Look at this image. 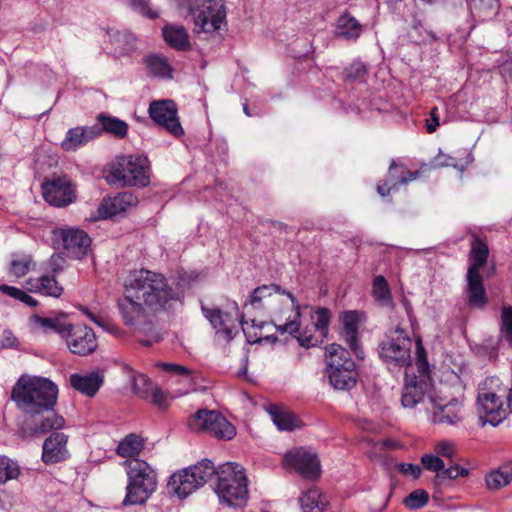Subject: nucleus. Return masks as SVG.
I'll use <instances>...</instances> for the list:
<instances>
[{"label": "nucleus", "instance_id": "46", "mask_svg": "<svg viewBox=\"0 0 512 512\" xmlns=\"http://www.w3.org/2000/svg\"><path fill=\"white\" fill-rule=\"evenodd\" d=\"M429 495L424 490H415L411 492L405 499L404 504L407 508L415 510L423 507L428 502Z\"/></svg>", "mask_w": 512, "mask_h": 512}, {"label": "nucleus", "instance_id": "20", "mask_svg": "<svg viewBox=\"0 0 512 512\" xmlns=\"http://www.w3.org/2000/svg\"><path fill=\"white\" fill-rule=\"evenodd\" d=\"M60 236L68 257L81 259L87 255L91 239L85 231L77 228L62 229Z\"/></svg>", "mask_w": 512, "mask_h": 512}, {"label": "nucleus", "instance_id": "40", "mask_svg": "<svg viewBox=\"0 0 512 512\" xmlns=\"http://www.w3.org/2000/svg\"><path fill=\"white\" fill-rule=\"evenodd\" d=\"M33 264L31 255L13 253L9 264V274L21 278L31 270Z\"/></svg>", "mask_w": 512, "mask_h": 512}, {"label": "nucleus", "instance_id": "44", "mask_svg": "<svg viewBox=\"0 0 512 512\" xmlns=\"http://www.w3.org/2000/svg\"><path fill=\"white\" fill-rule=\"evenodd\" d=\"M32 322L40 326L44 329V331L52 330L60 334H66L67 330H65V327L68 326V324H62L58 319L54 318H47V317H40V316H33Z\"/></svg>", "mask_w": 512, "mask_h": 512}, {"label": "nucleus", "instance_id": "38", "mask_svg": "<svg viewBox=\"0 0 512 512\" xmlns=\"http://www.w3.org/2000/svg\"><path fill=\"white\" fill-rule=\"evenodd\" d=\"M471 13L481 20H486L497 14L499 0H467Z\"/></svg>", "mask_w": 512, "mask_h": 512}, {"label": "nucleus", "instance_id": "42", "mask_svg": "<svg viewBox=\"0 0 512 512\" xmlns=\"http://www.w3.org/2000/svg\"><path fill=\"white\" fill-rule=\"evenodd\" d=\"M195 479L202 487L213 476H217L218 467L215 468L213 462L209 459H203L199 463L188 467Z\"/></svg>", "mask_w": 512, "mask_h": 512}, {"label": "nucleus", "instance_id": "54", "mask_svg": "<svg viewBox=\"0 0 512 512\" xmlns=\"http://www.w3.org/2000/svg\"><path fill=\"white\" fill-rule=\"evenodd\" d=\"M111 45L113 46V53L115 55H123L129 51L125 36L120 32H116L110 37Z\"/></svg>", "mask_w": 512, "mask_h": 512}, {"label": "nucleus", "instance_id": "18", "mask_svg": "<svg viewBox=\"0 0 512 512\" xmlns=\"http://www.w3.org/2000/svg\"><path fill=\"white\" fill-rule=\"evenodd\" d=\"M204 317L209 321L216 333L220 334L225 340L231 341L238 333L236 324L237 316L230 313L223 312L219 308H207L202 305L201 307Z\"/></svg>", "mask_w": 512, "mask_h": 512}, {"label": "nucleus", "instance_id": "52", "mask_svg": "<svg viewBox=\"0 0 512 512\" xmlns=\"http://www.w3.org/2000/svg\"><path fill=\"white\" fill-rule=\"evenodd\" d=\"M430 166L432 168L452 166L462 171V168L458 167L456 160L452 156L444 154L441 151H439L438 155L431 161Z\"/></svg>", "mask_w": 512, "mask_h": 512}, {"label": "nucleus", "instance_id": "22", "mask_svg": "<svg viewBox=\"0 0 512 512\" xmlns=\"http://www.w3.org/2000/svg\"><path fill=\"white\" fill-rule=\"evenodd\" d=\"M68 437L62 432H54L45 439L42 445V461L46 465L55 464L69 457L67 449Z\"/></svg>", "mask_w": 512, "mask_h": 512}, {"label": "nucleus", "instance_id": "49", "mask_svg": "<svg viewBox=\"0 0 512 512\" xmlns=\"http://www.w3.org/2000/svg\"><path fill=\"white\" fill-rule=\"evenodd\" d=\"M314 326L323 336H326L330 322V311L327 308H319L315 312Z\"/></svg>", "mask_w": 512, "mask_h": 512}, {"label": "nucleus", "instance_id": "56", "mask_svg": "<svg viewBox=\"0 0 512 512\" xmlns=\"http://www.w3.org/2000/svg\"><path fill=\"white\" fill-rule=\"evenodd\" d=\"M398 470L403 475H410L414 479L419 478V476L421 475V472H422L421 467L419 465L411 464V463H401V464H399L398 465Z\"/></svg>", "mask_w": 512, "mask_h": 512}, {"label": "nucleus", "instance_id": "45", "mask_svg": "<svg viewBox=\"0 0 512 512\" xmlns=\"http://www.w3.org/2000/svg\"><path fill=\"white\" fill-rule=\"evenodd\" d=\"M502 337L512 346V307L503 306L501 313V327Z\"/></svg>", "mask_w": 512, "mask_h": 512}, {"label": "nucleus", "instance_id": "63", "mask_svg": "<svg viewBox=\"0 0 512 512\" xmlns=\"http://www.w3.org/2000/svg\"><path fill=\"white\" fill-rule=\"evenodd\" d=\"M21 302H23L24 304H26L30 307H35L38 305L37 300L34 299L33 297H31L30 295H28L26 292H24L23 296L21 297Z\"/></svg>", "mask_w": 512, "mask_h": 512}, {"label": "nucleus", "instance_id": "7", "mask_svg": "<svg viewBox=\"0 0 512 512\" xmlns=\"http://www.w3.org/2000/svg\"><path fill=\"white\" fill-rule=\"evenodd\" d=\"M326 356L330 384L337 390L353 388L357 382V372L349 351L334 343L326 349Z\"/></svg>", "mask_w": 512, "mask_h": 512}, {"label": "nucleus", "instance_id": "32", "mask_svg": "<svg viewBox=\"0 0 512 512\" xmlns=\"http://www.w3.org/2000/svg\"><path fill=\"white\" fill-rule=\"evenodd\" d=\"M303 512H324L328 505L326 495L316 488H310L299 498Z\"/></svg>", "mask_w": 512, "mask_h": 512}, {"label": "nucleus", "instance_id": "43", "mask_svg": "<svg viewBox=\"0 0 512 512\" xmlns=\"http://www.w3.org/2000/svg\"><path fill=\"white\" fill-rule=\"evenodd\" d=\"M19 474L20 468L15 461L7 456H0V484L16 479Z\"/></svg>", "mask_w": 512, "mask_h": 512}, {"label": "nucleus", "instance_id": "9", "mask_svg": "<svg viewBox=\"0 0 512 512\" xmlns=\"http://www.w3.org/2000/svg\"><path fill=\"white\" fill-rule=\"evenodd\" d=\"M189 13L198 32L212 33L226 23L224 0H192Z\"/></svg>", "mask_w": 512, "mask_h": 512}, {"label": "nucleus", "instance_id": "1", "mask_svg": "<svg viewBox=\"0 0 512 512\" xmlns=\"http://www.w3.org/2000/svg\"><path fill=\"white\" fill-rule=\"evenodd\" d=\"M174 302L182 304L183 293L172 288L163 275L141 269L130 273L117 306L124 324L143 336V345L150 346L159 342L161 335L149 312L170 308Z\"/></svg>", "mask_w": 512, "mask_h": 512}, {"label": "nucleus", "instance_id": "28", "mask_svg": "<svg viewBox=\"0 0 512 512\" xmlns=\"http://www.w3.org/2000/svg\"><path fill=\"white\" fill-rule=\"evenodd\" d=\"M25 288L32 293H39L44 296L59 298L63 293L54 275H43L39 278H29Z\"/></svg>", "mask_w": 512, "mask_h": 512}, {"label": "nucleus", "instance_id": "61", "mask_svg": "<svg viewBox=\"0 0 512 512\" xmlns=\"http://www.w3.org/2000/svg\"><path fill=\"white\" fill-rule=\"evenodd\" d=\"M151 396H152V402L160 407H163L165 402V395L163 391L158 387H152L150 389Z\"/></svg>", "mask_w": 512, "mask_h": 512}, {"label": "nucleus", "instance_id": "6", "mask_svg": "<svg viewBox=\"0 0 512 512\" xmlns=\"http://www.w3.org/2000/svg\"><path fill=\"white\" fill-rule=\"evenodd\" d=\"M106 181L110 185L146 187L150 183L149 160L144 155H123L110 164Z\"/></svg>", "mask_w": 512, "mask_h": 512}, {"label": "nucleus", "instance_id": "34", "mask_svg": "<svg viewBox=\"0 0 512 512\" xmlns=\"http://www.w3.org/2000/svg\"><path fill=\"white\" fill-rule=\"evenodd\" d=\"M267 411L270 414L273 423L281 431H290L299 426V419L297 416L278 405H270L267 408Z\"/></svg>", "mask_w": 512, "mask_h": 512}, {"label": "nucleus", "instance_id": "51", "mask_svg": "<svg viewBox=\"0 0 512 512\" xmlns=\"http://www.w3.org/2000/svg\"><path fill=\"white\" fill-rule=\"evenodd\" d=\"M434 452L440 457L453 458L456 445L449 440H440L434 446Z\"/></svg>", "mask_w": 512, "mask_h": 512}, {"label": "nucleus", "instance_id": "10", "mask_svg": "<svg viewBox=\"0 0 512 512\" xmlns=\"http://www.w3.org/2000/svg\"><path fill=\"white\" fill-rule=\"evenodd\" d=\"M412 340L406 332L397 327L389 331L379 343V356L389 364L399 367L408 366L411 362Z\"/></svg>", "mask_w": 512, "mask_h": 512}, {"label": "nucleus", "instance_id": "57", "mask_svg": "<svg viewBox=\"0 0 512 512\" xmlns=\"http://www.w3.org/2000/svg\"><path fill=\"white\" fill-rule=\"evenodd\" d=\"M366 73V67L362 63H354L345 71V76L349 80L360 78Z\"/></svg>", "mask_w": 512, "mask_h": 512}, {"label": "nucleus", "instance_id": "24", "mask_svg": "<svg viewBox=\"0 0 512 512\" xmlns=\"http://www.w3.org/2000/svg\"><path fill=\"white\" fill-rule=\"evenodd\" d=\"M342 324L341 336L349 345L355 356L359 359L364 358L363 350L358 340V315L355 311H345L340 316Z\"/></svg>", "mask_w": 512, "mask_h": 512}, {"label": "nucleus", "instance_id": "2", "mask_svg": "<svg viewBox=\"0 0 512 512\" xmlns=\"http://www.w3.org/2000/svg\"><path fill=\"white\" fill-rule=\"evenodd\" d=\"M57 398V385L40 376L22 375L11 392L12 401L22 413L31 416L47 413L29 427L31 434L36 436L64 427V418L53 411Z\"/></svg>", "mask_w": 512, "mask_h": 512}, {"label": "nucleus", "instance_id": "59", "mask_svg": "<svg viewBox=\"0 0 512 512\" xmlns=\"http://www.w3.org/2000/svg\"><path fill=\"white\" fill-rule=\"evenodd\" d=\"M437 111H438L437 107H434L430 112V120H427V123H426V130L428 133L435 132L437 127L440 125Z\"/></svg>", "mask_w": 512, "mask_h": 512}, {"label": "nucleus", "instance_id": "4", "mask_svg": "<svg viewBox=\"0 0 512 512\" xmlns=\"http://www.w3.org/2000/svg\"><path fill=\"white\" fill-rule=\"evenodd\" d=\"M127 474L126 495L122 504L140 505L145 503L157 488V473L146 461L140 458L123 462Z\"/></svg>", "mask_w": 512, "mask_h": 512}, {"label": "nucleus", "instance_id": "31", "mask_svg": "<svg viewBox=\"0 0 512 512\" xmlns=\"http://www.w3.org/2000/svg\"><path fill=\"white\" fill-rule=\"evenodd\" d=\"M486 487L491 491L499 490L512 481V463H505L485 475Z\"/></svg>", "mask_w": 512, "mask_h": 512}, {"label": "nucleus", "instance_id": "13", "mask_svg": "<svg viewBox=\"0 0 512 512\" xmlns=\"http://www.w3.org/2000/svg\"><path fill=\"white\" fill-rule=\"evenodd\" d=\"M177 106L174 101L156 100L150 103L149 115L159 126L165 128L175 137L184 135V130L177 116Z\"/></svg>", "mask_w": 512, "mask_h": 512}, {"label": "nucleus", "instance_id": "12", "mask_svg": "<svg viewBox=\"0 0 512 512\" xmlns=\"http://www.w3.org/2000/svg\"><path fill=\"white\" fill-rule=\"evenodd\" d=\"M273 293L283 294L289 297V299L292 302L293 306V312L292 315H290L283 323L276 324V331L280 334H294L298 330H300V307L299 304L294 297V295L282 289L277 284H270V285H262L257 288H255L252 293L249 295L248 300L245 302V306L250 304L253 307H260L261 302L264 298L272 296Z\"/></svg>", "mask_w": 512, "mask_h": 512}, {"label": "nucleus", "instance_id": "58", "mask_svg": "<svg viewBox=\"0 0 512 512\" xmlns=\"http://www.w3.org/2000/svg\"><path fill=\"white\" fill-rule=\"evenodd\" d=\"M0 291L7 295V296H10L14 299H17L19 301H21V297L23 296L24 292L22 289H19L17 287H14V286H10V285H7V284H1L0 285Z\"/></svg>", "mask_w": 512, "mask_h": 512}, {"label": "nucleus", "instance_id": "27", "mask_svg": "<svg viewBox=\"0 0 512 512\" xmlns=\"http://www.w3.org/2000/svg\"><path fill=\"white\" fill-rule=\"evenodd\" d=\"M169 489L179 498H186L188 495L199 489L201 486L188 468L171 475L168 481Z\"/></svg>", "mask_w": 512, "mask_h": 512}, {"label": "nucleus", "instance_id": "25", "mask_svg": "<svg viewBox=\"0 0 512 512\" xmlns=\"http://www.w3.org/2000/svg\"><path fill=\"white\" fill-rule=\"evenodd\" d=\"M104 376L99 371L74 373L70 375V385L76 391L93 397L103 384Z\"/></svg>", "mask_w": 512, "mask_h": 512}, {"label": "nucleus", "instance_id": "36", "mask_svg": "<svg viewBox=\"0 0 512 512\" xmlns=\"http://www.w3.org/2000/svg\"><path fill=\"white\" fill-rule=\"evenodd\" d=\"M372 296L382 307L393 308L394 301L386 278L382 275L374 277L372 282Z\"/></svg>", "mask_w": 512, "mask_h": 512}, {"label": "nucleus", "instance_id": "30", "mask_svg": "<svg viewBox=\"0 0 512 512\" xmlns=\"http://www.w3.org/2000/svg\"><path fill=\"white\" fill-rule=\"evenodd\" d=\"M467 295L472 307L483 308L487 304L488 298L480 273L467 272Z\"/></svg>", "mask_w": 512, "mask_h": 512}, {"label": "nucleus", "instance_id": "19", "mask_svg": "<svg viewBox=\"0 0 512 512\" xmlns=\"http://www.w3.org/2000/svg\"><path fill=\"white\" fill-rule=\"evenodd\" d=\"M43 197L50 205L63 207L75 199L71 184L66 178H56L42 185Z\"/></svg>", "mask_w": 512, "mask_h": 512}, {"label": "nucleus", "instance_id": "15", "mask_svg": "<svg viewBox=\"0 0 512 512\" xmlns=\"http://www.w3.org/2000/svg\"><path fill=\"white\" fill-rule=\"evenodd\" d=\"M65 330L67 346L73 354L85 356L96 350V335L90 327L68 324Z\"/></svg>", "mask_w": 512, "mask_h": 512}, {"label": "nucleus", "instance_id": "11", "mask_svg": "<svg viewBox=\"0 0 512 512\" xmlns=\"http://www.w3.org/2000/svg\"><path fill=\"white\" fill-rule=\"evenodd\" d=\"M188 425L191 430L205 432L220 440H231L236 435L235 427L218 411L199 409Z\"/></svg>", "mask_w": 512, "mask_h": 512}, {"label": "nucleus", "instance_id": "26", "mask_svg": "<svg viewBox=\"0 0 512 512\" xmlns=\"http://www.w3.org/2000/svg\"><path fill=\"white\" fill-rule=\"evenodd\" d=\"M404 166L397 165L394 161L389 167V175L383 184L377 186V192L385 197L390 194L391 191L397 189L399 185L407 184L410 181L415 180L419 172H408L407 176L403 175Z\"/></svg>", "mask_w": 512, "mask_h": 512}, {"label": "nucleus", "instance_id": "16", "mask_svg": "<svg viewBox=\"0 0 512 512\" xmlns=\"http://www.w3.org/2000/svg\"><path fill=\"white\" fill-rule=\"evenodd\" d=\"M429 401L435 408L432 421L437 424L456 425L462 418L463 403L458 398L446 400L437 395H430Z\"/></svg>", "mask_w": 512, "mask_h": 512}, {"label": "nucleus", "instance_id": "53", "mask_svg": "<svg viewBox=\"0 0 512 512\" xmlns=\"http://www.w3.org/2000/svg\"><path fill=\"white\" fill-rule=\"evenodd\" d=\"M157 366L162 368L163 370H165L167 372H170V373H173V374H176V375L184 376L190 382L192 381L191 371L187 367H185V366H182V365H179V364H174V363H165V362L157 363Z\"/></svg>", "mask_w": 512, "mask_h": 512}, {"label": "nucleus", "instance_id": "23", "mask_svg": "<svg viewBox=\"0 0 512 512\" xmlns=\"http://www.w3.org/2000/svg\"><path fill=\"white\" fill-rule=\"evenodd\" d=\"M101 133L102 129L98 125L70 128L61 142V147L65 151H76L91 140L100 136Z\"/></svg>", "mask_w": 512, "mask_h": 512}, {"label": "nucleus", "instance_id": "55", "mask_svg": "<svg viewBox=\"0 0 512 512\" xmlns=\"http://www.w3.org/2000/svg\"><path fill=\"white\" fill-rule=\"evenodd\" d=\"M18 340L10 330H4L0 335V349L16 348Z\"/></svg>", "mask_w": 512, "mask_h": 512}, {"label": "nucleus", "instance_id": "37", "mask_svg": "<svg viewBox=\"0 0 512 512\" xmlns=\"http://www.w3.org/2000/svg\"><path fill=\"white\" fill-rule=\"evenodd\" d=\"M163 37L166 43L175 49L184 50L189 46L188 34L183 26H165Z\"/></svg>", "mask_w": 512, "mask_h": 512}, {"label": "nucleus", "instance_id": "47", "mask_svg": "<svg viewBox=\"0 0 512 512\" xmlns=\"http://www.w3.org/2000/svg\"><path fill=\"white\" fill-rule=\"evenodd\" d=\"M153 387L152 381L144 374H138L132 379V388L142 398L148 397V392Z\"/></svg>", "mask_w": 512, "mask_h": 512}, {"label": "nucleus", "instance_id": "41", "mask_svg": "<svg viewBox=\"0 0 512 512\" xmlns=\"http://www.w3.org/2000/svg\"><path fill=\"white\" fill-rule=\"evenodd\" d=\"M98 120L101 123L102 132L106 131L119 138H123L127 135L128 125L125 121L119 118L100 114Z\"/></svg>", "mask_w": 512, "mask_h": 512}, {"label": "nucleus", "instance_id": "14", "mask_svg": "<svg viewBox=\"0 0 512 512\" xmlns=\"http://www.w3.org/2000/svg\"><path fill=\"white\" fill-rule=\"evenodd\" d=\"M283 465L307 479L318 478L321 472L320 461L316 454L303 448L287 452L283 457Z\"/></svg>", "mask_w": 512, "mask_h": 512}, {"label": "nucleus", "instance_id": "5", "mask_svg": "<svg viewBox=\"0 0 512 512\" xmlns=\"http://www.w3.org/2000/svg\"><path fill=\"white\" fill-rule=\"evenodd\" d=\"M219 501L229 507H242L248 500V480L244 468L233 462L218 467L214 487Z\"/></svg>", "mask_w": 512, "mask_h": 512}, {"label": "nucleus", "instance_id": "64", "mask_svg": "<svg viewBox=\"0 0 512 512\" xmlns=\"http://www.w3.org/2000/svg\"><path fill=\"white\" fill-rule=\"evenodd\" d=\"M390 496L385 497L383 503L379 507H370V512H384L386 510Z\"/></svg>", "mask_w": 512, "mask_h": 512}, {"label": "nucleus", "instance_id": "29", "mask_svg": "<svg viewBox=\"0 0 512 512\" xmlns=\"http://www.w3.org/2000/svg\"><path fill=\"white\" fill-rule=\"evenodd\" d=\"M142 62L149 76L161 79H172L173 68L166 56L152 53L143 57Z\"/></svg>", "mask_w": 512, "mask_h": 512}, {"label": "nucleus", "instance_id": "35", "mask_svg": "<svg viewBox=\"0 0 512 512\" xmlns=\"http://www.w3.org/2000/svg\"><path fill=\"white\" fill-rule=\"evenodd\" d=\"M362 32V26L351 15L345 13L338 18L336 26L337 36L347 39L355 40Z\"/></svg>", "mask_w": 512, "mask_h": 512}, {"label": "nucleus", "instance_id": "39", "mask_svg": "<svg viewBox=\"0 0 512 512\" xmlns=\"http://www.w3.org/2000/svg\"><path fill=\"white\" fill-rule=\"evenodd\" d=\"M143 448L141 437L136 434H129L121 440L117 446V454L121 457L134 459L138 458V454Z\"/></svg>", "mask_w": 512, "mask_h": 512}, {"label": "nucleus", "instance_id": "8", "mask_svg": "<svg viewBox=\"0 0 512 512\" xmlns=\"http://www.w3.org/2000/svg\"><path fill=\"white\" fill-rule=\"evenodd\" d=\"M416 350L419 375L407 379L403 388L401 403L405 408H414L417 404L423 402L426 396L429 398L432 395L428 362L425 359V351L420 338L416 340Z\"/></svg>", "mask_w": 512, "mask_h": 512}, {"label": "nucleus", "instance_id": "48", "mask_svg": "<svg viewBox=\"0 0 512 512\" xmlns=\"http://www.w3.org/2000/svg\"><path fill=\"white\" fill-rule=\"evenodd\" d=\"M421 462L425 469L435 472L437 477L439 478V473L442 472L444 468V461L440 456L435 454H425L421 458Z\"/></svg>", "mask_w": 512, "mask_h": 512}, {"label": "nucleus", "instance_id": "33", "mask_svg": "<svg viewBox=\"0 0 512 512\" xmlns=\"http://www.w3.org/2000/svg\"><path fill=\"white\" fill-rule=\"evenodd\" d=\"M489 254L487 244L480 238L474 236L471 243V251L469 255L470 265L468 272L480 273V269L485 265Z\"/></svg>", "mask_w": 512, "mask_h": 512}, {"label": "nucleus", "instance_id": "50", "mask_svg": "<svg viewBox=\"0 0 512 512\" xmlns=\"http://www.w3.org/2000/svg\"><path fill=\"white\" fill-rule=\"evenodd\" d=\"M130 5L134 10L145 17L154 19L159 16V13L149 5L147 0H131Z\"/></svg>", "mask_w": 512, "mask_h": 512}, {"label": "nucleus", "instance_id": "3", "mask_svg": "<svg viewBox=\"0 0 512 512\" xmlns=\"http://www.w3.org/2000/svg\"><path fill=\"white\" fill-rule=\"evenodd\" d=\"M507 396L508 389L498 377H486L478 384L476 408L482 426H497L506 419L509 407L504 398Z\"/></svg>", "mask_w": 512, "mask_h": 512}, {"label": "nucleus", "instance_id": "17", "mask_svg": "<svg viewBox=\"0 0 512 512\" xmlns=\"http://www.w3.org/2000/svg\"><path fill=\"white\" fill-rule=\"evenodd\" d=\"M398 39L401 44H427L436 39L435 33L426 25L423 18L413 15L406 20Z\"/></svg>", "mask_w": 512, "mask_h": 512}, {"label": "nucleus", "instance_id": "62", "mask_svg": "<svg viewBox=\"0 0 512 512\" xmlns=\"http://www.w3.org/2000/svg\"><path fill=\"white\" fill-rule=\"evenodd\" d=\"M297 333H299V330L296 333L292 334V335L296 337V339L298 340L299 344L302 347L309 348V347L314 345L313 339H312L311 336H307L305 334L296 335Z\"/></svg>", "mask_w": 512, "mask_h": 512}, {"label": "nucleus", "instance_id": "60", "mask_svg": "<svg viewBox=\"0 0 512 512\" xmlns=\"http://www.w3.org/2000/svg\"><path fill=\"white\" fill-rule=\"evenodd\" d=\"M440 479H456L458 478V465H452L448 468H443L442 472L439 473Z\"/></svg>", "mask_w": 512, "mask_h": 512}, {"label": "nucleus", "instance_id": "21", "mask_svg": "<svg viewBox=\"0 0 512 512\" xmlns=\"http://www.w3.org/2000/svg\"><path fill=\"white\" fill-rule=\"evenodd\" d=\"M138 203V198L131 192H120L114 196L104 198L98 206V213L102 219H108L127 212Z\"/></svg>", "mask_w": 512, "mask_h": 512}]
</instances>
